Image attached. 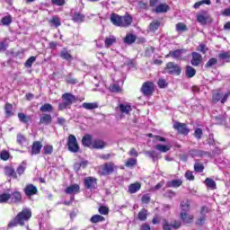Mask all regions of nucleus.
<instances>
[{"instance_id": "nucleus-34", "label": "nucleus", "mask_w": 230, "mask_h": 230, "mask_svg": "<svg viewBox=\"0 0 230 230\" xmlns=\"http://www.w3.org/2000/svg\"><path fill=\"white\" fill-rule=\"evenodd\" d=\"M182 180H172L167 181V188H181Z\"/></svg>"}, {"instance_id": "nucleus-40", "label": "nucleus", "mask_w": 230, "mask_h": 230, "mask_svg": "<svg viewBox=\"0 0 230 230\" xmlns=\"http://www.w3.org/2000/svg\"><path fill=\"white\" fill-rule=\"evenodd\" d=\"M146 155H147V157H150L151 159H153L154 163H155V161H158L160 155H159V153H157V151L151 150V151H146Z\"/></svg>"}, {"instance_id": "nucleus-19", "label": "nucleus", "mask_w": 230, "mask_h": 230, "mask_svg": "<svg viewBox=\"0 0 230 230\" xmlns=\"http://www.w3.org/2000/svg\"><path fill=\"white\" fill-rule=\"evenodd\" d=\"M4 116L6 119L12 118L15 113L13 111V105L10 102H6L4 107Z\"/></svg>"}, {"instance_id": "nucleus-32", "label": "nucleus", "mask_w": 230, "mask_h": 230, "mask_svg": "<svg viewBox=\"0 0 230 230\" xmlns=\"http://www.w3.org/2000/svg\"><path fill=\"white\" fill-rule=\"evenodd\" d=\"M185 75L187 78H193L197 75V70L191 66H187L185 67Z\"/></svg>"}, {"instance_id": "nucleus-23", "label": "nucleus", "mask_w": 230, "mask_h": 230, "mask_svg": "<svg viewBox=\"0 0 230 230\" xmlns=\"http://www.w3.org/2000/svg\"><path fill=\"white\" fill-rule=\"evenodd\" d=\"M159 28H161V21H159V20H154L148 25V30L152 33H155V31H157V30H159Z\"/></svg>"}, {"instance_id": "nucleus-44", "label": "nucleus", "mask_w": 230, "mask_h": 230, "mask_svg": "<svg viewBox=\"0 0 230 230\" xmlns=\"http://www.w3.org/2000/svg\"><path fill=\"white\" fill-rule=\"evenodd\" d=\"M219 60H225L226 62H230V52L229 51H223L218 54Z\"/></svg>"}, {"instance_id": "nucleus-2", "label": "nucleus", "mask_w": 230, "mask_h": 230, "mask_svg": "<svg viewBox=\"0 0 230 230\" xmlns=\"http://www.w3.org/2000/svg\"><path fill=\"white\" fill-rule=\"evenodd\" d=\"M111 22L113 26H118L119 28H128L132 25L134 18L128 13H126L124 15H119L118 13H112L110 17Z\"/></svg>"}, {"instance_id": "nucleus-30", "label": "nucleus", "mask_w": 230, "mask_h": 230, "mask_svg": "<svg viewBox=\"0 0 230 230\" xmlns=\"http://www.w3.org/2000/svg\"><path fill=\"white\" fill-rule=\"evenodd\" d=\"M60 58L64 60H67V62H71L73 60V56L67 51V49L64 48L60 52Z\"/></svg>"}, {"instance_id": "nucleus-49", "label": "nucleus", "mask_w": 230, "mask_h": 230, "mask_svg": "<svg viewBox=\"0 0 230 230\" xmlns=\"http://www.w3.org/2000/svg\"><path fill=\"white\" fill-rule=\"evenodd\" d=\"M202 4H211V0H201L199 2H196L193 5V8L195 10H199V8H200V6H202Z\"/></svg>"}, {"instance_id": "nucleus-55", "label": "nucleus", "mask_w": 230, "mask_h": 230, "mask_svg": "<svg viewBox=\"0 0 230 230\" xmlns=\"http://www.w3.org/2000/svg\"><path fill=\"white\" fill-rule=\"evenodd\" d=\"M176 31H188V26L182 22H178L176 24Z\"/></svg>"}, {"instance_id": "nucleus-26", "label": "nucleus", "mask_w": 230, "mask_h": 230, "mask_svg": "<svg viewBox=\"0 0 230 230\" xmlns=\"http://www.w3.org/2000/svg\"><path fill=\"white\" fill-rule=\"evenodd\" d=\"M104 146H107V144L102 139H94L92 144V147L95 150H102Z\"/></svg>"}, {"instance_id": "nucleus-16", "label": "nucleus", "mask_w": 230, "mask_h": 230, "mask_svg": "<svg viewBox=\"0 0 230 230\" xmlns=\"http://www.w3.org/2000/svg\"><path fill=\"white\" fill-rule=\"evenodd\" d=\"M80 191V185L75 183L66 188L65 193L66 195H76Z\"/></svg>"}, {"instance_id": "nucleus-52", "label": "nucleus", "mask_w": 230, "mask_h": 230, "mask_svg": "<svg viewBox=\"0 0 230 230\" xmlns=\"http://www.w3.org/2000/svg\"><path fill=\"white\" fill-rule=\"evenodd\" d=\"M137 218H138V220L145 222V220H146V218H147L146 209H145V208L141 209L138 212Z\"/></svg>"}, {"instance_id": "nucleus-28", "label": "nucleus", "mask_w": 230, "mask_h": 230, "mask_svg": "<svg viewBox=\"0 0 230 230\" xmlns=\"http://www.w3.org/2000/svg\"><path fill=\"white\" fill-rule=\"evenodd\" d=\"M180 218L183 221L186 222V224H191L193 222V215L188 216V212H181L180 213Z\"/></svg>"}, {"instance_id": "nucleus-48", "label": "nucleus", "mask_w": 230, "mask_h": 230, "mask_svg": "<svg viewBox=\"0 0 230 230\" xmlns=\"http://www.w3.org/2000/svg\"><path fill=\"white\" fill-rule=\"evenodd\" d=\"M136 164H137V158H128L125 162L126 168H134V166H136Z\"/></svg>"}, {"instance_id": "nucleus-13", "label": "nucleus", "mask_w": 230, "mask_h": 230, "mask_svg": "<svg viewBox=\"0 0 230 230\" xmlns=\"http://www.w3.org/2000/svg\"><path fill=\"white\" fill-rule=\"evenodd\" d=\"M191 57H192L190 60L191 66H194V67H199V66L202 64V55H200V53L199 52H192Z\"/></svg>"}, {"instance_id": "nucleus-17", "label": "nucleus", "mask_w": 230, "mask_h": 230, "mask_svg": "<svg viewBox=\"0 0 230 230\" xmlns=\"http://www.w3.org/2000/svg\"><path fill=\"white\" fill-rule=\"evenodd\" d=\"M102 168L103 172H106V173H112V172H116V170H118V166H116L112 162L102 164Z\"/></svg>"}, {"instance_id": "nucleus-1", "label": "nucleus", "mask_w": 230, "mask_h": 230, "mask_svg": "<svg viewBox=\"0 0 230 230\" xmlns=\"http://www.w3.org/2000/svg\"><path fill=\"white\" fill-rule=\"evenodd\" d=\"M33 214L30 208H22L7 225V227H17V226H24L25 222H29Z\"/></svg>"}, {"instance_id": "nucleus-12", "label": "nucleus", "mask_w": 230, "mask_h": 230, "mask_svg": "<svg viewBox=\"0 0 230 230\" xmlns=\"http://www.w3.org/2000/svg\"><path fill=\"white\" fill-rule=\"evenodd\" d=\"M23 191L26 197H33V195L39 193V190L31 183L27 184L23 189Z\"/></svg>"}, {"instance_id": "nucleus-42", "label": "nucleus", "mask_w": 230, "mask_h": 230, "mask_svg": "<svg viewBox=\"0 0 230 230\" xmlns=\"http://www.w3.org/2000/svg\"><path fill=\"white\" fill-rule=\"evenodd\" d=\"M40 112H53V105L50 103H44L40 108Z\"/></svg>"}, {"instance_id": "nucleus-27", "label": "nucleus", "mask_w": 230, "mask_h": 230, "mask_svg": "<svg viewBox=\"0 0 230 230\" xmlns=\"http://www.w3.org/2000/svg\"><path fill=\"white\" fill-rule=\"evenodd\" d=\"M139 190H141V183L139 181L129 184L128 188V193H131V194L137 193Z\"/></svg>"}, {"instance_id": "nucleus-29", "label": "nucleus", "mask_w": 230, "mask_h": 230, "mask_svg": "<svg viewBox=\"0 0 230 230\" xmlns=\"http://www.w3.org/2000/svg\"><path fill=\"white\" fill-rule=\"evenodd\" d=\"M85 109L86 111H94V109H98V102H84L80 108Z\"/></svg>"}, {"instance_id": "nucleus-38", "label": "nucleus", "mask_w": 230, "mask_h": 230, "mask_svg": "<svg viewBox=\"0 0 230 230\" xmlns=\"http://www.w3.org/2000/svg\"><path fill=\"white\" fill-rule=\"evenodd\" d=\"M155 150H158V152H161L162 154H166V152H170L172 146L158 144L155 146Z\"/></svg>"}, {"instance_id": "nucleus-22", "label": "nucleus", "mask_w": 230, "mask_h": 230, "mask_svg": "<svg viewBox=\"0 0 230 230\" xmlns=\"http://www.w3.org/2000/svg\"><path fill=\"white\" fill-rule=\"evenodd\" d=\"M168 10H170V5L167 4H160L153 9V12H155V13H166Z\"/></svg>"}, {"instance_id": "nucleus-25", "label": "nucleus", "mask_w": 230, "mask_h": 230, "mask_svg": "<svg viewBox=\"0 0 230 230\" xmlns=\"http://www.w3.org/2000/svg\"><path fill=\"white\" fill-rule=\"evenodd\" d=\"M72 21L73 22H77L81 24V22H84V21H85V14L75 12L72 16Z\"/></svg>"}, {"instance_id": "nucleus-9", "label": "nucleus", "mask_w": 230, "mask_h": 230, "mask_svg": "<svg viewBox=\"0 0 230 230\" xmlns=\"http://www.w3.org/2000/svg\"><path fill=\"white\" fill-rule=\"evenodd\" d=\"M230 96V92H227L226 93L224 94L222 98V93H216L212 95V102L213 103H218V102L221 101V103H226L227 102V98Z\"/></svg>"}, {"instance_id": "nucleus-10", "label": "nucleus", "mask_w": 230, "mask_h": 230, "mask_svg": "<svg viewBox=\"0 0 230 230\" xmlns=\"http://www.w3.org/2000/svg\"><path fill=\"white\" fill-rule=\"evenodd\" d=\"M10 202L11 204H22V194L21 191H13L10 193Z\"/></svg>"}, {"instance_id": "nucleus-6", "label": "nucleus", "mask_w": 230, "mask_h": 230, "mask_svg": "<svg viewBox=\"0 0 230 230\" xmlns=\"http://www.w3.org/2000/svg\"><path fill=\"white\" fill-rule=\"evenodd\" d=\"M69 152L72 154H78L80 152V146L78 145V140L75 135H69L67 138V143Z\"/></svg>"}, {"instance_id": "nucleus-43", "label": "nucleus", "mask_w": 230, "mask_h": 230, "mask_svg": "<svg viewBox=\"0 0 230 230\" xmlns=\"http://www.w3.org/2000/svg\"><path fill=\"white\" fill-rule=\"evenodd\" d=\"M181 213H188L190 209V200H185L181 202Z\"/></svg>"}, {"instance_id": "nucleus-35", "label": "nucleus", "mask_w": 230, "mask_h": 230, "mask_svg": "<svg viewBox=\"0 0 230 230\" xmlns=\"http://www.w3.org/2000/svg\"><path fill=\"white\" fill-rule=\"evenodd\" d=\"M204 184L210 190H217V182L212 178H206Z\"/></svg>"}, {"instance_id": "nucleus-8", "label": "nucleus", "mask_w": 230, "mask_h": 230, "mask_svg": "<svg viewBox=\"0 0 230 230\" xmlns=\"http://www.w3.org/2000/svg\"><path fill=\"white\" fill-rule=\"evenodd\" d=\"M196 19L199 22V24H202L204 26L208 24V21L211 19V16L209 15V13H208V11L201 10L196 14Z\"/></svg>"}, {"instance_id": "nucleus-64", "label": "nucleus", "mask_w": 230, "mask_h": 230, "mask_svg": "<svg viewBox=\"0 0 230 230\" xmlns=\"http://www.w3.org/2000/svg\"><path fill=\"white\" fill-rule=\"evenodd\" d=\"M150 200H151L150 195L144 194L142 196V199H141L142 204H149Z\"/></svg>"}, {"instance_id": "nucleus-60", "label": "nucleus", "mask_w": 230, "mask_h": 230, "mask_svg": "<svg viewBox=\"0 0 230 230\" xmlns=\"http://www.w3.org/2000/svg\"><path fill=\"white\" fill-rule=\"evenodd\" d=\"M110 91L111 93H121V87H119V84H113L110 86Z\"/></svg>"}, {"instance_id": "nucleus-57", "label": "nucleus", "mask_w": 230, "mask_h": 230, "mask_svg": "<svg viewBox=\"0 0 230 230\" xmlns=\"http://www.w3.org/2000/svg\"><path fill=\"white\" fill-rule=\"evenodd\" d=\"M0 159H2V161H8L10 159V153L6 150H3L0 153Z\"/></svg>"}, {"instance_id": "nucleus-61", "label": "nucleus", "mask_w": 230, "mask_h": 230, "mask_svg": "<svg viewBox=\"0 0 230 230\" xmlns=\"http://www.w3.org/2000/svg\"><path fill=\"white\" fill-rule=\"evenodd\" d=\"M209 49L206 46V44H199L198 47V51H200L203 55H206L208 53Z\"/></svg>"}, {"instance_id": "nucleus-33", "label": "nucleus", "mask_w": 230, "mask_h": 230, "mask_svg": "<svg viewBox=\"0 0 230 230\" xmlns=\"http://www.w3.org/2000/svg\"><path fill=\"white\" fill-rule=\"evenodd\" d=\"M208 210L206 208V207H202L201 210H200V215H202V217H200L199 218L197 219L196 221V226H202V224H204V222H206V216H204V213H207Z\"/></svg>"}, {"instance_id": "nucleus-46", "label": "nucleus", "mask_w": 230, "mask_h": 230, "mask_svg": "<svg viewBox=\"0 0 230 230\" xmlns=\"http://www.w3.org/2000/svg\"><path fill=\"white\" fill-rule=\"evenodd\" d=\"M18 119L22 123H25V125H28L30 123V116H26L23 112L18 113Z\"/></svg>"}, {"instance_id": "nucleus-11", "label": "nucleus", "mask_w": 230, "mask_h": 230, "mask_svg": "<svg viewBox=\"0 0 230 230\" xmlns=\"http://www.w3.org/2000/svg\"><path fill=\"white\" fill-rule=\"evenodd\" d=\"M185 53H187L186 49H180L170 51V55L172 58H175V60H184L182 57L183 55H185Z\"/></svg>"}, {"instance_id": "nucleus-51", "label": "nucleus", "mask_w": 230, "mask_h": 230, "mask_svg": "<svg viewBox=\"0 0 230 230\" xmlns=\"http://www.w3.org/2000/svg\"><path fill=\"white\" fill-rule=\"evenodd\" d=\"M194 171L197 172V173H202V172H204V164L202 163H195L194 164Z\"/></svg>"}, {"instance_id": "nucleus-4", "label": "nucleus", "mask_w": 230, "mask_h": 230, "mask_svg": "<svg viewBox=\"0 0 230 230\" xmlns=\"http://www.w3.org/2000/svg\"><path fill=\"white\" fill-rule=\"evenodd\" d=\"M164 71L167 73V75H174L175 76H181V73H182V67L176 64L175 62H168L164 68Z\"/></svg>"}, {"instance_id": "nucleus-59", "label": "nucleus", "mask_w": 230, "mask_h": 230, "mask_svg": "<svg viewBox=\"0 0 230 230\" xmlns=\"http://www.w3.org/2000/svg\"><path fill=\"white\" fill-rule=\"evenodd\" d=\"M50 3L53 6H65L66 5V0H51Z\"/></svg>"}, {"instance_id": "nucleus-56", "label": "nucleus", "mask_w": 230, "mask_h": 230, "mask_svg": "<svg viewBox=\"0 0 230 230\" xmlns=\"http://www.w3.org/2000/svg\"><path fill=\"white\" fill-rule=\"evenodd\" d=\"M35 60H37V57H35V56H31V58H29L24 64L25 67H31V66H33V62H35Z\"/></svg>"}, {"instance_id": "nucleus-58", "label": "nucleus", "mask_w": 230, "mask_h": 230, "mask_svg": "<svg viewBox=\"0 0 230 230\" xmlns=\"http://www.w3.org/2000/svg\"><path fill=\"white\" fill-rule=\"evenodd\" d=\"M98 211H99L100 215L107 216V215H109V207L100 206L98 208Z\"/></svg>"}, {"instance_id": "nucleus-36", "label": "nucleus", "mask_w": 230, "mask_h": 230, "mask_svg": "<svg viewBox=\"0 0 230 230\" xmlns=\"http://www.w3.org/2000/svg\"><path fill=\"white\" fill-rule=\"evenodd\" d=\"M90 222L92 224H99L100 222H105V217H103V216L102 215L96 214L91 217Z\"/></svg>"}, {"instance_id": "nucleus-62", "label": "nucleus", "mask_w": 230, "mask_h": 230, "mask_svg": "<svg viewBox=\"0 0 230 230\" xmlns=\"http://www.w3.org/2000/svg\"><path fill=\"white\" fill-rule=\"evenodd\" d=\"M157 85L160 89H165V87H168V83H166L165 79H159Z\"/></svg>"}, {"instance_id": "nucleus-14", "label": "nucleus", "mask_w": 230, "mask_h": 230, "mask_svg": "<svg viewBox=\"0 0 230 230\" xmlns=\"http://www.w3.org/2000/svg\"><path fill=\"white\" fill-rule=\"evenodd\" d=\"M96 184H98V180L94 177H87L84 179V187L86 190L96 188Z\"/></svg>"}, {"instance_id": "nucleus-39", "label": "nucleus", "mask_w": 230, "mask_h": 230, "mask_svg": "<svg viewBox=\"0 0 230 230\" xmlns=\"http://www.w3.org/2000/svg\"><path fill=\"white\" fill-rule=\"evenodd\" d=\"M116 42H117L116 37L114 36L107 37L104 40V46L105 48L109 49L113 44H116Z\"/></svg>"}, {"instance_id": "nucleus-3", "label": "nucleus", "mask_w": 230, "mask_h": 230, "mask_svg": "<svg viewBox=\"0 0 230 230\" xmlns=\"http://www.w3.org/2000/svg\"><path fill=\"white\" fill-rule=\"evenodd\" d=\"M63 102H60L58 104V111H65V109H71V106L75 102L78 101V98L73 93H65L61 96Z\"/></svg>"}, {"instance_id": "nucleus-7", "label": "nucleus", "mask_w": 230, "mask_h": 230, "mask_svg": "<svg viewBox=\"0 0 230 230\" xmlns=\"http://www.w3.org/2000/svg\"><path fill=\"white\" fill-rule=\"evenodd\" d=\"M172 128L181 136H188L190 132V129L188 128V124L186 123L176 121L173 123Z\"/></svg>"}, {"instance_id": "nucleus-53", "label": "nucleus", "mask_w": 230, "mask_h": 230, "mask_svg": "<svg viewBox=\"0 0 230 230\" xmlns=\"http://www.w3.org/2000/svg\"><path fill=\"white\" fill-rule=\"evenodd\" d=\"M10 200V193L0 194V204H6Z\"/></svg>"}, {"instance_id": "nucleus-21", "label": "nucleus", "mask_w": 230, "mask_h": 230, "mask_svg": "<svg viewBox=\"0 0 230 230\" xmlns=\"http://www.w3.org/2000/svg\"><path fill=\"white\" fill-rule=\"evenodd\" d=\"M53 122V118L51 114L44 113L42 117L40 118V125H51Z\"/></svg>"}, {"instance_id": "nucleus-20", "label": "nucleus", "mask_w": 230, "mask_h": 230, "mask_svg": "<svg viewBox=\"0 0 230 230\" xmlns=\"http://www.w3.org/2000/svg\"><path fill=\"white\" fill-rule=\"evenodd\" d=\"M94 140H93V135L86 134L82 138V145L83 146H86L87 148L93 146V143Z\"/></svg>"}, {"instance_id": "nucleus-37", "label": "nucleus", "mask_w": 230, "mask_h": 230, "mask_svg": "<svg viewBox=\"0 0 230 230\" xmlns=\"http://www.w3.org/2000/svg\"><path fill=\"white\" fill-rule=\"evenodd\" d=\"M49 24H51V26H54V28H58L59 26H62L60 17H58V15L52 16L49 21Z\"/></svg>"}, {"instance_id": "nucleus-41", "label": "nucleus", "mask_w": 230, "mask_h": 230, "mask_svg": "<svg viewBox=\"0 0 230 230\" xmlns=\"http://www.w3.org/2000/svg\"><path fill=\"white\" fill-rule=\"evenodd\" d=\"M217 64L218 59H217V58H211L205 64V69H211V67H214V66H217Z\"/></svg>"}, {"instance_id": "nucleus-18", "label": "nucleus", "mask_w": 230, "mask_h": 230, "mask_svg": "<svg viewBox=\"0 0 230 230\" xmlns=\"http://www.w3.org/2000/svg\"><path fill=\"white\" fill-rule=\"evenodd\" d=\"M189 155L190 157H204L208 155V152L200 149H190L189 150Z\"/></svg>"}, {"instance_id": "nucleus-5", "label": "nucleus", "mask_w": 230, "mask_h": 230, "mask_svg": "<svg viewBox=\"0 0 230 230\" xmlns=\"http://www.w3.org/2000/svg\"><path fill=\"white\" fill-rule=\"evenodd\" d=\"M140 92L143 96H153L154 93H155V84L152 81H146L143 83Z\"/></svg>"}, {"instance_id": "nucleus-24", "label": "nucleus", "mask_w": 230, "mask_h": 230, "mask_svg": "<svg viewBox=\"0 0 230 230\" xmlns=\"http://www.w3.org/2000/svg\"><path fill=\"white\" fill-rule=\"evenodd\" d=\"M137 40V37L135 34L128 33L123 40L124 44H128V46H132L134 42Z\"/></svg>"}, {"instance_id": "nucleus-50", "label": "nucleus", "mask_w": 230, "mask_h": 230, "mask_svg": "<svg viewBox=\"0 0 230 230\" xmlns=\"http://www.w3.org/2000/svg\"><path fill=\"white\" fill-rule=\"evenodd\" d=\"M27 139L26 137L21 133H19L16 136V143H18V145H20L21 146H22V145H24V143H26Z\"/></svg>"}, {"instance_id": "nucleus-54", "label": "nucleus", "mask_w": 230, "mask_h": 230, "mask_svg": "<svg viewBox=\"0 0 230 230\" xmlns=\"http://www.w3.org/2000/svg\"><path fill=\"white\" fill-rule=\"evenodd\" d=\"M203 134L204 132L202 131V128H197L193 133V136L196 137V139H202Z\"/></svg>"}, {"instance_id": "nucleus-15", "label": "nucleus", "mask_w": 230, "mask_h": 230, "mask_svg": "<svg viewBox=\"0 0 230 230\" xmlns=\"http://www.w3.org/2000/svg\"><path fill=\"white\" fill-rule=\"evenodd\" d=\"M42 150V142L34 141L31 145V155H39Z\"/></svg>"}, {"instance_id": "nucleus-63", "label": "nucleus", "mask_w": 230, "mask_h": 230, "mask_svg": "<svg viewBox=\"0 0 230 230\" xmlns=\"http://www.w3.org/2000/svg\"><path fill=\"white\" fill-rule=\"evenodd\" d=\"M26 172V163L22 162L17 168V173H24Z\"/></svg>"}, {"instance_id": "nucleus-45", "label": "nucleus", "mask_w": 230, "mask_h": 230, "mask_svg": "<svg viewBox=\"0 0 230 230\" xmlns=\"http://www.w3.org/2000/svg\"><path fill=\"white\" fill-rule=\"evenodd\" d=\"M12 21H13V18H12V15L8 14L6 16H4L0 22L3 24V26H10V24H12Z\"/></svg>"}, {"instance_id": "nucleus-47", "label": "nucleus", "mask_w": 230, "mask_h": 230, "mask_svg": "<svg viewBox=\"0 0 230 230\" xmlns=\"http://www.w3.org/2000/svg\"><path fill=\"white\" fill-rule=\"evenodd\" d=\"M53 154V146L51 145H45L42 149L43 155H51Z\"/></svg>"}, {"instance_id": "nucleus-31", "label": "nucleus", "mask_w": 230, "mask_h": 230, "mask_svg": "<svg viewBox=\"0 0 230 230\" xmlns=\"http://www.w3.org/2000/svg\"><path fill=\"white\" fill-rule=\"evenodd\" d=\"M119 109L122 114H130L132 112V106L130 104H119Z\"/></svg>"}]
</instances>
